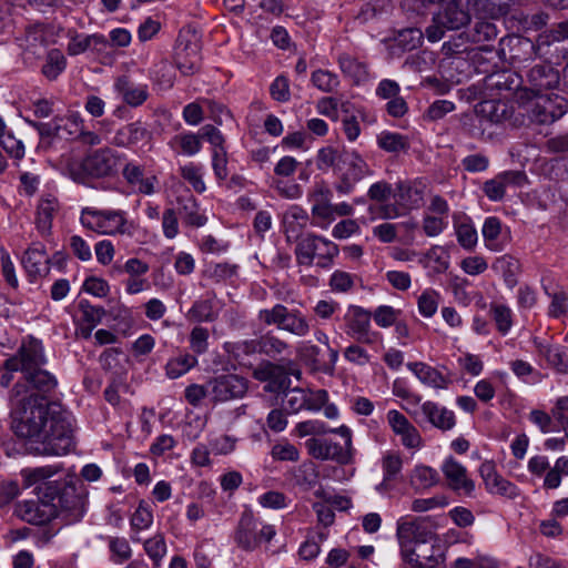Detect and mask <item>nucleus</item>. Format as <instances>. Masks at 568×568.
<instances>
[{
  "label": "nucleus",
  "mask_w": 568,
  "mask_h": 568,
  "mask_svg": "<svg viewBox=\"0 0 568 568\" xmlns=\"http://www.w3.org/2000/svg\"><path fill=\"white\" fill-rule=\"evenodd\" d=\"M402 468L403 459L398 453L387 452L382 457V470L387 479H395L400 474Z\"/></svg>",
  "instance_id": "obj_63"
},
{
  "label": "nucleus",
  "mask_w": 568,
  "mask_h": 568,
  "mask_svg": "<svg viewBox=\"0 0 568 568\" xmlns=\"http://www.w3.org/2000/svg\"><path fill=\"white\" fill-rule=\"evenodd\" d=\"M392 8L389 0H375L374 2L365 3L356 19L359 20L362 23H365L373 19H378L383 14H387Z\"/></svg>",
  "instance_id": "obj_48"
},
{
  "label": "nucleus",
  "mask_w": 568,
  "mask_h": 568,
  "mask_svg": "<svg viewBox=\"0 0 568 568\" xmlns=\"http://www.w3.org/2000/svg\"><path fill=\"white\" fill-rule=\"evenodd\" d=\"M59 210L58 199L51 194L43 195L37 207V229L42 235L50 233L52 221Z\"/></svg>",
  "instance_id": "obj_29"
},
{
  "label": "nucleus",
  "mask_w": 568,
  "mask_h": 568,
  "mask_svg": "<svg viewBox=\"0 0 568 568\" xmlns=\"http://www.w3.org/2000/svg\"><path fill=\"white\" fill-rule=\"evenodd\" d=\"M440 470L449 489L458 495L467 497L473 496L475 491V483L468 477L467 469L464 465L457 462L454 457H447L443 462Z\"/></svg>",
  "instance_id": "obj_18"
},
{
  "label": "nucleus",
  "mask_w": 568,
  "mask_h": 568,
  "mask_svg": "<svg viewBox=\"0 0 568 568\" xmlns=\"http://www.w3.org/2000/svg\"><path fill=\"white\" fill-rule=\"evenodd\" d=\"M501 222L496 216H489L485 220L481 229L485 245L489 251L500 252L505 243L499 240L501 234Z\"/></svg>",
  "instance_id": "obj_41"
},
{
  "label": "nucleus",
  "mask_w": 568,
  "mask_h": 568,
  "mask_svg": "<svg viewBox=\"0 0 568 568\" xmlns=\"http://www.w3.org/2000/svg\"><path fill=\"white\" fill-rule=\"evenodd\" d=\"M257 318L267 326L274 325L297 337H304L311 331L308 320L298 308L290 310L283 304L261 310Z\"/></svg>",
  "instance_id": "obj_10"
},
{
  "label": "nucleus",
  "mask_w": 568,
  "mask_h": 568,
  "mask_svg": "<svg viewBox=\"0 0 568 568\" xmlns=\"http://www.w3.org/2000/svg\"><path fill=\"white\" fill-rule=\"evenodd\" d=\"M26 121L39 133L41 140H50L59 134L62 118L55 116L50 122H38L30 119H26Z\"/></svg>",
  "instance_id": "obj_60"
},
{
  "label": "nucleus",
  "mask_w": 568,
  "mask_h": 568,
  "mask_svg": "<svg viewBox=\"0 0 568 568\" xmlns=\"http://www.w3.org/2000/svg\"><path fill=\"white\" fill-rule=\"evenodd\" d=\"M197 364L195 356L191 354H180L176 357L169 359L165 365V374L169 378L175 379L186 374L191 368Z\"/></svg>",
  "instance_id": "obj_44"
},
{
  "label": "nucleus",
  "mask_w": 568,
  "mask_h": 568,
  "mask_svg": "<svg viewBox=\"0 0 568 568\" xmlns=\"http://www.w3.org/2000/svg\"><path fill=\"white\" fill-rule=\"evenodd\" d=\"M342 163L345 169L338 166L342 173L339 181L335 184V190L339 194L347 195L352 193L356 183L373 174L366 161L357 152H343Z\"/></svg>",
  "instance_id": "obj_12"
},
{
  "label": "nucleus",
  "mask_w": 568,
  "mask_h": 568,
  "mask_svg": "<svg viewBox=\"0 0 568 568\" xmlns=\"http://www.w3.org/2000/svg\"><path fill=\"white\" fill-rule=\"evenodd\" d=\"M152 79L161 89H170L174 84L175 73L169 62L161 61L152 70Z\"/></svg>",
  "instance_id": "obj_58"
},
{
  "label": "nucleus",
  "mask_w": 568,
  "mask_h": 568,
  "mask_svg": "<svg viewBox=\"0 0 568 568\" xmlns=\"http://www.w3.org/2000/svg\"><path fill=\"white\" fill-rule=\"evenodd\" d=\"M559 80V72L550 63H539L527 71L524 90L531 95L549 93L558 87Z\"/></svg>",
  "instance_id": "obj_15"
},
{
  "label": "nucleus",
  "mask_w": 568,
  "mask_h": 568,
  "mask_svg": "<svg viewBox=\"0 0 568 568\" xmlns=\"http://www.w3.org/2000/svg\"><path fill=\"white\" fill-rule=\"evenodd\" d=\"M528 118L538 124H550L567 112L566 100L552 92L531 95L526 103Z\"/></svg>",
  "instance_id": "obj_11"
},
{
  "label": "nucleus",
  "mask_w": 568,
  "mask_h": 568,
  "mask_svg": "<svg viewBox=\"0 0 568 568\" xmlns=\"http://www.w3.org/2000/svg\"><path fill=\"white\" fill-rule=\"evenodd\" d=\"M207 386L215 402H226L243 397L248 389V382L242 376L227 374L211 379Z\"/></svg>",
  "instance_id": "obj_16"
},
{
  "label": "nucleus",
  "mask_w": 568,
  "mask_h": 568,
  "mask_svg": "<svg viewBox=\"0 0 568 568\" xmlns=\"http://www.w3.org/2000/svg\"><path fill=\"white\" fill-rule=\"evenodd\" d=\"M376 141L379 149L394 154L407 152L410 146L407 135L390 131L381 132Z\"/></svg>",
  "instance_id": "obj_39"
},
{
  "label": "nucleus",
  "mask_w": 568,
  "mask_h": 568,
  "mask_svg": "<svg viewBox=\"0 0 568 568\" xmlns=\"http://www.w3.org/2000/svg\"><path fill=\"white\" fill-rule=\"evenodd\" d=\"M150 135L141 121H134L118 129L111 144L118 148L130 149Z\"/></svg>",
  "instance_id": "obj_24"
},
{
  "label": "nucleus",
  "mask_w": 568,
  "mask_h": 568,
  "mask_svg": "<svg viewBox=\"0 0 568 568\" xmlns=\"http://www.w3.org/2000/svg\"><path fill=\"white\" fill-rule=\"evenodd\" d=\"M329 359L324 361L322 351L318 346L306 342L301 348L302 359L314 371L321 372L327 375H333L335 365L338 359V352L332 347H328Z\"/></svg>",
  "instance_id": "obj_22"
},
{
  "label": "nucleus",
  "mask_w": 568,
  "mask_h": 568,
  "mask_svg": "<svg viewBox=\"0 0 568 568\" xmlns=\"http://www.w3.org/2000/svg\"><path fill=\"white\" fill-rule=\"evenodd\" d=\"M109 549L113 555L115 564H122L132 556L131 546L124 537H111L109 539Z\"/></svg>",
  "instance_id": "obj_62"
},
{
  "label": "nucleus",
  "mask_w": 568,
  "mask_h": 568,
  "mask_svg": "<svg viewBox=\"0 0 568 568\" xmlns=\"http://www.w3.org/2000/svg\"><path fill=\"white\" fill-rule=\"evenodd\" d=\"M123 272L128 273L129 277L142 276L149 272V264L139 258H129L123 266L113 265L111 275H120Z\"/></svg>",
  "instance_id": "obj_61"
},
{
  "label": "nucleus",
  "mask_w": 568,
  "mask_h": 568,
  "mask_svg": "<svg viewBox=\"0 0 568 568\" xmlns=\"http://www.w3.org/2000/svg\"><path fill=\"white\" fill-rule=\"evenodd\" d=\"M67 67V59L59 49H51L47 53L45 62L42 65V74L50 81L55 80Z\"/></svg>",
  "instance_id": "obj_43"
},
{
  "label": "nucleus",
  "mask_w": 568,
  "mask_h": 568,
  "mask_svg": "<svg viewBox=\"0 0 568 568\" xmlns=\"http://www.w3.org/2000/svg\"><path fill=\"white\" fill-rule=\"evenodd\" d=\"M337 64L343 75L349 79L354 85H359L369 79L367 64L356 57L345 52L341 53L337 57Z\"/></svg>",
  "instance_id": "obj_26"
},
{
  "label": "nucleus",
  "mask_w": 568,
  "mask_h": 568,
  "mask_svg": "<svg viewBox=\"0 0 568 568\" xmlns=\"http://www.w3.org/2000/svg\"><path fill=\"white\" fill-rule=\"evenodd\" d=\"M424 267H433L436 273H444L449 267L448 256L444 248L435 245L419 257Z\"/></svg>",
  "instance_id": "obj_46"
},
{
  "label": "nucleus",
  "mask_w": 568,
  "mask_h": 568,
  "mask_svg": "<svg viewBox=\"0 0 568 568\" xmlns=\"http://www.w3.org/2000/svg\"><path fill=\"white\" fill-rule=\"evenodd\" d=\"M21 264L31 282L43 277L50 272V257L45 246L40 242L32 243L23 253Z\"/></svg>",
  "instance_id": "obj_20"
},
{
  "label": "nucleus",
  "mask_w": 568,
  "mask_h": 568,
  "mask_svg": "<svg viewBox=\"0 0 568 568\" xmlns=\"http://www.w3.org/2000/svg\"><path fill=\"white\" fill-rule=\"evenodd\" d=\"M178 202L179 212L187 225L201 227L206 223L207 219L200 212L199 203L193 195L181 196Z\"/></svg>",
  "instance_id": "obj_38"
},
{
  "label": "nucleus",
  "mask_w": 568,
  "mask_h": 568,
  "mask_svg": "<svg viewBox=\"0 0 568 568\" xmlns=\"http://www.w3.org/2000/svg\"><path fill=\"white\" fill-rule=\"evenodd\" d=\"M422 412L434 427L442 430H449L456 425L454 412L439 406L437 403L425 402L422 405Z\"/></svg>",
  "instance_id": "obj_28"
},
{
  "label": "nucleus",
  "mask_w": 568,
  "mask_h": 568,
  "mask_svg": "<svg viewBox=\"0 0 568 568\" xmlns=\"http://www.w3.org/2000/svg\"><path fill=\"white\" fill-rule=\"evenodd\" d=\"M180 172L181 176L192 185L195 192L203 193L206 190L201 166L189 163L182 166Z\"/></svg>",
  "instance_id": "obj_59"
},
{
  "label": "nucleus",
  "mask_w": 568,
  "mask_h": 568,
  "mask_svg": "<svg viewBox=\"0 0 568 568\" xmlns=\"http://www.w3.org/2000/svg\"><path fill=\"white\" fill-rule=\"evenodd\" d=\"M291 385V379L284 367L273 363L270 373V379L265 386L266 392L280 393L286 390Z\"/></svg>",
  "instance_id": "obj_54"
},
{
  "label": "nucleus",
  "mask_w": 568,
  "mask_h": 568,
  "mask_svg": "<svg viewBox=\"0 0 568 568\" xmlns=\"http://www.w3.org/2000/svg\"><path fill=\"white\" fill-rule=\"evenodd\" d=\"M469 22V11L459 0H450L433 16L432 23L425 30V36L428 41L437 42L444 38L446 31L459 30Z\"/></svg>",
  "instance_id": "obj_9"
},
{
  "label": "nucleus",
  "mask_w": 568,
  "mask_h": 568,
  "mask_svg": "<svg viewBox=\"0 0 568 568\" xmlns=\"http://www.w3.org/2000/svg\"><path fill=\"white\" fill-rule=\"evenodd\" d=\"M565 40H568V21L560 22L552 29L539 34L536 44L529 39L516 38L511 51L534 52L537 57L550 62L559 61L568 53L567 49L557 45Z\"/></svg>",
  "instance_id": "obj_5"
},
{
  "label": "nucleus",
  "mask_w": 568,
  "mask_h": 568,
  "mask_svg": "<svg viewBox=\"0 0 568 568\" xmlns=\"http://www.w3.org/2000/svg\"><path fill=\"white\" fill-rule=\"evenodd\" d=\"M311 80L314 87L325 93L334 92L341 84L339 78L336 73L323 69L314 71Z\"/></svg>",
  "instance_id": "obj_49"
},
{
  "label": "nucleus",
  "mask_w": 568,
  "mask_h": 568,
  "mask_svg": "<svg viewBox=\"0 0 568 568\" xmlns=\"http://www.w3.org/2000/svg\"><path fill=\"white\" fill-rule=\"evenodd\" d=\"M170 146L187 156L197 154L202 149L201 134L183 132L174 135L169 142Z\"/></svg>",
  "instance_id": "obj_40"
},
{
  "label": "nucleus",
  "mask_w": 568,
  "mask_h": 568,
  "mask_svg": "<svg viewBox=\"0 0 568 568\" xmlns=\"http://www.w3.org/2000/svg\"><path fill=\"white\" fill-rule=\"evenodd\" d=\"M404 560L417 568H436L444 561V552L434 536L433 541L418 544L412 555L404 557Z\"/></svg>",
  "instance_id": "obj_21"
},
{
  "label": "nucleus",
  "mask_w": 568,
  "mask_h": 568,
  "mask_svg": "<svg viewBox=\"0 0 568 568\" xmlns=\"http://www.w3.org/2000/svg\"><path fill=\"white\" fill-rule=\"evenodd\" d=\"M490 314L496 323V327L501 335L508 334L513 326V312L504 304L491 303Z\"/></svg>",
  "instance_id": "obj_50"
},
{
  "label": "nucleus",
  "mask_w": 568,
  "mask_h": 568,
  "mask_svg": "<svg viewBox=\"0 0 568 568\" xmlns=\"http://www.w3.org/2000/svg\"><path fill=\"white\" fill-rule=\"evenodd\" d=\"M60 465H45L21 469L23 487L36 486V498L16 504L14 514L23 521L41 526L55 518L65 524L80 521L87 510V488L74 476L49 480L61 471Z\"/></svg>",
  "instance_id": "obj_2"
},
{
  "label": "nucleus",
  "mask_w": 568,
  "mask_h": 568,
  "mask_svg": "<svg viewBox=\"0 0 568 568\" xmlns=\"http://www.w3.org/2000/svg\"><path fill=\"white\" fill-rule=\"evenodd\" d=\"M409 485L416 493H424L439 483V474L430 466L416 465L408 477Z\"/></svg>",
  "instance_id": "obj_30"
},
{
  "label": "nucleus",
  "mask_w": 568,
  "mask_h": 568,
  "mask_svg": "<svg viewBox=\"0 0 568 568\" xmlns=\"http://www.w3.org/2000/svg\"><path fill=\"white\" fill-rule=\"evenodd\" d=\"M387 423L393 433L399 437L402 445L408 449H418L422 447L423 439L418 429L407 419V417L396 409L388 410Z\"/></svg>",
  "instance_id": "obj_19"
},
{
  "label": "nucleus",
  "mask_w": 568,
  "mask_h": 568,
  "mask_svg": "<svg viewBox=\"0 0 568 568\" xmlns=\"http://www.w3.org/2000/svg\"><path fill=\"white\" fill-rule=\"evenodd\" d=\"M216 295L207 292L204 297L196 300L186 313L187 321L192 323L213 322L217 318Z\"/></svg>",
  "instance_id": "obj_25"
},
{
  "label": "nucleus",
  "mask_w": 568,
  "mask_h": 568,
  "mask_svg": "<svg viewBox=\"0 0 568 568\" xmlns=\"http://www.w3.org/2000/svg\"><path fill=\"white\" fill-rule=\"evenodd\" d=\"M440 294L432 288L422 292L417 298L418 312L422 316L429 318L433 317L439 305Z\"/></svg>",
  "instance_id": "obj_47"
},
{
  "label": "nucleus",
  "mask_w": 568,
  "mask_h": 568,
  "mask_svg": "<svg viewBox=\"0 0 568 568\" xmlns=\"http://www.w3.org/2000/svg\"><path fill=\"white\" fill-rule=\"evenodd\" d=\"M476 16L499 19L508 13L510 0H469Z\"/></svg>",
  "instance_id": "obj_37"
},
{
  "label": "nucleus",
  "mask_w": 568,
  "mask_h": 568,
  "mask_svg": "<svg viewBox=\"0 0 568 568\" xmlns=\"http://www.w3.org/2000/svg\"><path fill=\"white\" fill-rule=\"evenodd\" d=\"M275 536L276 529L273 525L256 518L252 510H245L240 517L234 540L240 548L253 551L263 542H270Z\"/></svg>",
  "instance_id": "obj_8"
},
{
  "label": "nucleus",
  "mask_w": 568,
  "mask_h": 568,
  "mask_svg": "<svg viewBox=\"0 0 568 568\" xmlns=\"http://www.w3.org/2000/svg\"><path fill=\"white\" fill-rule=\"evenodd\" d=\"M237 272V265L231 263H215L207 265L204 275L215 283L233 277Z\"/></svg>",
  "instance_id": "obj_56"
},
{
  "label": "nucleus",
  "mask_w": 568,
  "mask_h": 568,
  "mask_svg": "<svg viewBox=\"0 0 568 568\" xmlns=\"http://www.w3.org/2000/svg\"><path fill=\"white\" fill-rule=\"evenodd\" d=\"M546 361L559 374H568V347L555 346L545 349Z\"/></svg>",
  "instance_id": "obj_52"
},
{
  "label": "nucleus",
  "mask_w": 568,
  "mask_h": 568,
  "mask_svg": "<svg viewBox=\"0 0 568 568\" xmlns=\"http://www.w3.org/2000/svg\"><path fill=\"white\" fill-rule=\"evenodd\" d=\"M331 433L338 434L344 439V445L342 446L331 439L313 437L305 442L308 454L316 459L348 464L353 457L352 430L342 425L332 429Z\"/></svg>",
  "instance_id": "obj_7"
},
{
  "label": "nucleus",
  "mask_w": 568,
  "mask_h": 568,
  "mask_svg": "<svg viewBox=\"0 0 568 568\" xmlns=\"http://www.w3.org/2000/svg\"><path fill=\"white\" fill-rule=\"evenodd\" d=\"M338 252V246L334 242L315 233L305 234L295 247L300 265L312 266L315 263L322 268H329Z\"/></svg>",
  "instance_id": "obj_6"
},
{
  "label": "nucleus",
  "mask_w": 568,
  "mask_h": 568,
  "mask_svg": "<svg viewBox=\"0 0 568 568\" xmlns=\"http://www.w3.org/2000/svg\"><path fill=\"white\" fill-rule=\"evenodd\" d=\"M485 488L489 494L499 495L510 499H514L519 495L517 486L499 474L489 483H486Z\"/></svg>",
  "instance_id": "obj_51"
},
{
  "label": "nucleus",
  "mask_w": 568,
  "mask_h": 568,
  "mask_svg": "<svg viewBox=\"0 0 568 568\" xmlns=\"http://www.w3.org/2000/svg\"><path fill=\"white\" fill-rule=\"evenodd\" d=\"M308 220V213L302 206H290V209L283 215V226L287 239H297L302 231L306 227Z\"/></svg>",
  "instance_id": "obj_32"
},
{
  "label": "nucleus",
  "mask_w": 568,
  "mask_h": 568,
  "mask_svg": "<svg viewBox=\"0 0 568 568\" xmlns=\"http://www.w3.org/2000/svg\"><path fill=\"white\" fill-rule=\"evenodd\" d=\"M287 348V344L280 337L266 334L260 338V353H264L267 356H276L282 354Z\"/></svg>",
  "instance_id": "obj_64"
},
{
  "label": "nucleus",
  "mask_w": 568,
  "mask_h": 568,
  "mask_svg": "<svg viewBox=\"0 0 568 568\" xmlns=\"http://www.w3.org/2000/svg\"><path fill=\"white\" fill-rule=\"evenodd\" d=\"M143 549L151 559L153 568H160L168 554L165 537L162 532H156L143 542Z\"/></svg>",
  "instance_id": "obj_42"
},
{
  "label": "nucleus",
  "mask_w": 568,
  "mask_h": 568,
  "mask_svg": "<svg viewBox=\"0 0 568 568\" xmlns=\"http://www.w3.org/2000/svg\"><path fill=\"white\" fill-rule=\"evenodd\" d=\"M68 37L70 42L68 43L67 51L69 55H79L90 49L92 45H105L106 39L102 34H80L75 30H69Z\"/></svg>",
  "instance_id": "obj_34"
},
{
  "label": "nucleus",
  "mask_w": 568,
  "mask_h": 568,
  "mask_svg": "<svg viewBox=\"0 0 568 568\" xmlns=\"http://www.w3.org/2000/svg\"><path fill=\"white\" fill-rule=\"evenodd\" d=\"M396 536L403 558L410 556L418 544L434 539V532L420 519L400 518L397 521Z\"/></svg>",
  "instance_id": "obj_14"
},
{
  "label": "nucleus",
  "mask_w": 568,
  "mask_h": 568,
  "mask_svg": "<svg viewBox=\"0 0 568 568\" xmlns=\"http://www.w3.org/2000/svg\"><path fill=\"white\" fill-rule=\"evenodd\" d=\"M371 312L361 306H349L344 316L346 334L359 343H374L377 337V333L371 332Z\"/></svg>",
  "instance_id": "obj_17"
},
{
  "label": "nucleus",
  "mask_w": 568,
  "mask_h": 568,
  "mask_svg": "<svg viewBox=\"0 0 568 568\" xmlns=\"http://www.w3.org/2000/svg\"><path fill=\"white\" fill-rule=\"evenodd\" d=\"M407 368L423 383L433 388L445 389L450 381L439 371L423 362L407 363Z\"/></svg>",
  "instance_id": "obj_27"
},
{
  "label": "nucleus",
  "mask_w": 568,
  "mask_h": 568,
  "mask_svg": "<svg viewBox=\"0 0 568 568\" xmlns=\"http://www.w3.org/2000/svg\"><path fill=\"white\" fill-rule=\"evenodd\" d=\"M477 21L474 24V28L469 36V41L473 43H483L481 47L485 51H490L493 49V45L489 44V42H493L496 40L498 36V30L495 23L486 20L487 18H483L481 16H476Z\"/></svg>",
  "instance_id": "obj_33"
},
{
  "label": "nucleus",
  "mask_w": 568,
  "mask_h": 568,
  "mask_svg": "<svg viewBox=\"0 0 568 568\" xmlns=\"http://www.w3.org/2000/svg\"><path fill=\"white\" fill-rule=\"evenodd\" d=\"M80 222L83 227L101 235L132 236L134 232V223L128 219L123 210L87 206L81 210Z\"/></svg>",
  "instance_id": "obj_4"
},
{
  "label": "nucleus",
  "mask_w": 568,
  "mask_h": 568,
  "mask_svg": "<svg viewBox=\"0 0 568 568\" xmlns=\"http://www.w3.org/2000/svg\"><path fill=\"white\" fill-rule=\"evenodd\" d=\"M120 155L110 148H100L68 164L71 179L78 183H88L93 179H104L116 174Z\"/></svg>",
  "instance_id": "obj_3"
},
{
  "label": "nucleus",
  "mask_w": 568,
  "mask_h": 568,
  "mask_svg": "<svg viewBox=\"0 0 568 568\" xmlns=\"http://www.w3.org/2000/svg\"><path fill=\"white\" fill-rule=\"evenodd\" d=\"M485 88L490 91H497L501 93L504 91H515L517 90L523 80L513 71L501 70L494 73L488 74L485 78Z\"/></svg>",
  "instance_id": "obj_31"
},
{
  "label": "nucleus",
  "mask_w": 568,
  "mask_h": 568,
  "mask_svg": "<svg viewBox=\"0 0 568 568\" xmlns=\"http://www.w3.org/2000/svg\"><path fill=\"white\" fill-rule=\"evenodd\" d=\"M284 403L286 408L293 414L306 409V389L300 387L287 388L284 390Z\"/></svg>",
  "instance_id": "obj_57"
},
{
  "label": "nucleus",
  "mask_w": 568,
  "mask_h": 568,
  "mask_svg": "<svg viewBox=\"0 0 568 568\" xmlns=\"http://www.w3.org/2000/svg\"><path fill=\"white\" fill-rule=\"evenodd\" d=\"M20 376L10 393L14 408V433L29 439L38 455H65L74 447L72 418L57 402H48L45 394L58 385L57 378L43 366L47 363L42 343L36 338L23 341L9 357Z\"/></svg>",
  "instance_id": "obj_1"
},
{
  "label": "nucleus",
  "mask_w": 568,
  "mask_h": 568,
  "mask_svg": "<svg viewBox=\"0 0 568 568\" xmlns=\"http://www.w3.org/2000/svg\"><path fill=\"white\" fill-rule=\"evenodd\" d=\"M312 225L327 229L328 225L335 220L334 209L332 202L325 204H317L311 206Z\"/></svg>",
  "instance_id": "obj_55"
},
{
  "label": "nucleus",
  "mask_w": 568,
  "mask_h": 568,
  "mask_svg": "<svg viewBox=\"0 0 568 568\" xmlns=\"http://www.w3.org/2000/svg\"><path fill=\"white\" fill-rule=\"evenodd\" d=\"M174 61L176 68L184 75L194 74L201 67V48L194 33L190 31L180 32L176 45Z\"/></svg>",
  "instance_id": "obj_13"
},
{
  "label": "nucleus",
  "mask_w": 568,
  "mask_h": 568,
  "mask_svg": "<svg viewBox=\"0 0 568 568\" xmlns=\"http://www.w3.org/2000/svg\"><path fill=\"white\" fill-rule=\"evenodd\" d=\"M454 229L458 244L468 251H471L478 241L477 231L470 219L454 214Z\"/></svg>",
  "instance_id": "obj_35"
},
{
  "label": "nucleus",
  "mask_w": 568,
  "mask_h": 568,
  "mask_svg": "<svg viewBox=\"0 0 568 568\" xmlns=\"http://www.w3.org/2000/svg\"><path fill=\"white\" fill-rule=\"evenodd\" d=\"M481 112L490 122L500 123L511 115V110L503 101L489 100L481 103Z\"/></svg>",
  "instance_id": "obj_53"
},
{
  "label": "nucleus",
  "mask_w": 568,
  "mask_h": 568,
  "mask_svg": "<svg viewBox=\"0 0 568 568\" xmlns=\"http://www.w3.org/2000/svg\"><path fill=\"white\" fill-rule=\"evenodd\" d=\"M114 89L122 100L132 108L142 105L149 98L148 85L135 84L126 75L116 79Z\"/></svg>",
  "instance_id": "obj_23"
},
{
  "label": "nucleus",
  "mask_w": 568,
  "mask_h": 568,
  "mask_svg": "<svg viewBox=\"0 0 568 568\" xmlns=\"http://www.w3.org/2000/svg\"><path fill=\"white\" fill-rule=\"evenodd\" d=\"M51 29L43 24H36L28 28L26 31V43L28 50L36 53L38 48L48 47L51 42Z\"/></svg>",
  "instance_id": "obj_45"
},
{
  "label": "nucleus",
  "mask_w": 568,
  "mask_h": 568,
  "mask_svg": "<svg viewBox=\"0 0 568 568\" xmlns=\"http://www.w3.org/2000/svg\"><path fill=\"white\" fill-rule=\"evenodd\" d=\"M493 268L501 274L508 288L513 290L517 285L520 263L516 257L509 254L501 255L493 263Z\"/></svg>",
  "instance_id": "obj_36"
}]
</instances>
